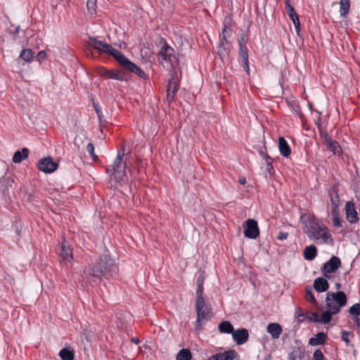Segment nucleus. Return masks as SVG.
<instances>
[{
  "label": "nucleus",
  "mask_w": 360,
  "mask_h": 360,
  "mask_svg": "<svg viewBox=\"0 0 360 360\" xmlns=\"http://www.w3.org/2000/svg\"><path fill=\"white\" fill-rule=\"evenodd\" d=\"M327 295L330 300L334 301L340 307H344L347 303V297L344 292L338 291L337 292H329Z\"/></svg>",
  "instance_id": "6ab92c4d"
},
{
  "label": "nucleus",
  "mask_w": 360,
  "mask_h": 360,
  "mask_svg": "<svg viewBox=\"0 0 360 360\" xmlns=\"http://www.w3.org/2000/svg\"><path fill=\"white\" fill-rule=\"evenodd\" d=\"M295 317L298 319V322H302L304 321V319H300V318H301V317L304 318L305 315L302 312V309L300 308H297L296 311H295Z\"/></svg>",
  "instance_id": "de8ad7c7"
},
{
  "label": "nucleus",
  "mask_w": 360,
  "mask_h": 360,
  "mask_svg": "<svg viewBox=\"0 0 360 360\" xmlns=\"http://www.w3.org/2000/svg\"><path fill=\"white\" fill-rule=\"evenodd\" d=\"M303 231L307 237L318 244H328L333 242L331 234L326 225L317 219L309 218L304 221Z\"/></svg>",
  "instance_id": "f03ea898"
},
{
  "label": "nucleus",
  "mask_w": 360,
  "mask_h": 360,
  "mask_svg": "<svg viewBox=\"0 0 360 360\" xmlns=\"http://www.w3.org/2000/svg\"><path fill=\"white\" fill-rule=\"evenodd\" d=\"M305 216H306V214H302V215L301 216V219H303Z\"/></svg>",
  "instance_id": "0e129e2a"
},
{
  "label": "nucleus",
  "mask_w": 360,
  "mask_h": 360,
  "mask_svg": "<svg viewBox=\"0 0 360 360\" xmlns=\"http://www.w3.org/2000/svg\"><path fill=\"white\" fill-rule=\"evenodd\" d=\"M34 56V52L30 49H23L20 54V58L24 61L30 63Z\"/></svg>",
  "instance_id": "7c9ffc66"
},
{
  "label": "nucleus",
  "mask_w": 360,
  "mask_h": 360,
  "mask_svg": "<svg viewBox=\"0 0 360 360\" xmlns=\"http://www.w3.org/2000/svg\"><path fill=\"white\" fill-rule=\"evenodd\" d=\"M19 30H20V26L16 27V28L15 30V33L18 34L19 32Z\"/></svg>",
  "instance_id": "680f3d73"
},
{
  "label": "nucleus",
  "mask_w": 360,
  "mask_h": 360,
  "mask_svg": "<svg viewBox=\"0 0 360 360\" xmlns=\"http://www.w3.org/2000/svg\"><path fill=\"white\" fill-rule=\"evenodd\" d=\"M219 330L222 333L232 334L234 331L233 326L228 321H223L219 324Z\"/></svg>",
  "instance_id": "cd10ccee"
},
{
  "label": "nucleus",
  "mask_w": 360,
  "mask_h": 360,
  "mask_svg": "<svg viewBox=\"0 0 360 360\" xmlns=\"http://www.w3.org/2000/svg\"><path fill=\"white\" fill-rule=\"evenodd\" d=\"M314 360H324V356L320 349H316L314 352Z\"/></svg>",
  "instance_id": "09e8293b"
},
{
  "label": "nucleus",
  "mask_w": 360,
  "mask_h": 360,
  "mask_svg": "<svg viewBox=\"0 0 360 360\" xmlns=\"http://www.w3.org/2000/svg\"><path fill=\"white\" fill-rule=\"evenodd\" d=\"M288 236V233H285V232H279L276 238L278 240H285L287 239Z\"/></svg>",
  "instance_id": "864d4df0"
},
{
  "label": "nucleus",
  "mask_w": 360,
  "mask_h": 360,
  "mask_svg": "<svg viewBox=\"0 0 360 360\" xmlns=\"http://www.w3.org/2000/svg\"><path fill=\"white\" fill-rule=\"evenodd\" d=\"M341 266V260L336 256H333L331 258L323 264L321 268V271L323 276L328 279L330 278V274L336 271Z\"/></svg>",
  "instance_id": "1a4fd4ad"
},
{
  "label": "nucleus",
  "mask_w": 360,
  "mask_h": 360,
  "mask_svg": "<svg viewBox=\"0 0 360 360\" xmlns=\"http://www.w3.org/2000/svg\"><path fill=\"white\" fill-rule=\"evenodd\" d=\"M304 356V352L301 348H295L289 354V360H302Z\"/></svg>",
  "instance_id": "2f4dec72"
},
{
  "label": "nucleus",
  "mask_w": 360,
  "mask_h": 360,
  "mask_svg": "<svg viewBox=\"0 0 360 360\" xmlns=\"http://www.w3.org/2000/svg\"><path fill=\"white\" fill-rule=\"evenodd\" d=\"M350 9V0H340V15L341 17L346 16Z\"/></svg>",
  "instance_id": "c85d7f7f"
},
{
  "label": "nucleus",
  "mask_w": 360,
  "mask_h": 360,
  "mask_svg": "<svg viewBox=\"0 0 360 360\" xmlns=\"http://www.w3.org/2000/svg\"><path fill=\"white\" fill-rule=\"evenodd\" d=\"M345 213L347 221L354 224L358 221V213L355 208V205L353 202L347 201L345 205Z\"/></svg>",
  "instance_id": "4468645a"
},
{
  "label": "nucleus",
  "mask_w": 360,
  "mask_h": 360,
  "mask_svg": "<svg viewBox=\"0 0 360 360\" xmlns=\"http://www.w3.org/2000/svg\"><path fill=\"white\" fill-rule=\"evenodd\" d=\"M349 311L351 315H354V316L360 315V304H359V303L354 304L349 308Z\"/></svg>",
  "instance_id": "79ce46f5"
},
{
  "label": "nucleus",
  "mask_w": 360,
  "mask_h": 360,
  "mask_svg": "<svg viewBox=\"0 0 360 360\" xmlns=\"http://www.w3.org/2000/svg\"><path fill=\"white\" fill-rule=\"evenodd\" d=\"M232 338L237 345H241L245 343L249 338L248 330L245 328H239L234 330Z\"/></svg>",
  "instance_id": "dca6fc26"
},
{
  "label": "nucleus",
  "mask_w": 360,
  "mask_h": 360,
  "mask_svg": "<svg viewBox=\"0 0 360 360\" xmlns=\"http://www.w3.org/2000/svg\"><path fill=\"white\" fill-rule=\"evenodd\" d=\"M204 282H205V278L202 274H200L198 277L197 281H196V285H197V288H196V292H195L196 296L203 295Z\"/></svg>",
  "instance_id": "72a5a7b5"
},
{
  "label": "nucleus",
  "mask_w": 360,
  "mask_h": 360,
  "mask_svg": "<svg viewBox=\"0 0 360 360\" xmlns=\"http://www.w3.org/2000/svg\"><path fill=\"white\" fill-rule=\"evenodd\" d=\"M328 195L329 197V200L327 202L328 211L330 212H339L341 202L337 188L333 186L329 188Z\"/></svg>",
  "instance_id": "9d476101"
},
{
  "label": "nucleus",
  "mask_w": 360,
  "mask_h": 360,
  "mask_svg": "<svg viewBox=\"0 0 360 360\" xmlns=\"http://www.w3.org/2000/svg\"><path fill=\"white\" fill-rule=\"evenodd\" d=\"M232 24L233 20L231 17L226 16L223 21V27L221 33L219 34V44L218 46L217 53L220 58H223L229 55L230 43L228 38L232 34Z\"/></svg>",
  "instance_id": "39448f33"
},
{
  "label": "nucleus",
  "mask_w": 360,
  "mask_h": 360,
  "mask_svg": "<svg viewBox=\"0 0 360 360\" xmlns=\"http://www.w3.org/2000/svg\"><path fill=\"white\" fill-rule=\"evenodd\" d=\"M131 341L136 345H138L140 342V340L136 338H132Z\"/></svg>",
  "instance_id": "bf43d9fd"
},
{
  "label": "nucleus",
  "mask_w": 360,
  "mask_h": 360,
  "mask_svg": "<svg viewBox=\"0 0 360 360\" xmlns=\"http://www.w3.org/2000/svg\"><path fill=\"white\" fill-rule=\"evenodd\" d=\"M118 269L114 260L107 254L101 255L94 264H89L84 271V278L89 277L101 278L113 276L117 273Z\"/></svg>",
  "instance_id": "f257e3e1"
},
{
  "label": "nucleus",
  "mask_w": 360,
  "mask_h": 360,
  "mask_svg": "<svg viewBox=\"0 0 360 360\" xmlns=\"http://www.w3.org/2000/svg\"><path fill=\"white\" fill-rule=\"evenodd\" d=\"M238 183L241 185H244L246 184V179L245 177L244 176H240L239 179H238Z\"/></svg>",
  "instance_id": "4d7b16f0"
},
{
  "label": "nucleus",
  "mask_w": 360,
  "mask_h": 360,
  "mask_svg": "<svg viewBox=\"0 0 360 360\" xmlns=\"http://www.w3.org/2000/svg\"><path fill=\"white\" fill-rule=\"evenodd\" d=\"M329 297L327 295L326 299L327 309L336 314L340 311L341 307Z\"/></svg>",
  "instance_id": "c756f323"
},
{
  "label": "nucleus",
  "mask_w": 360,
  "mask_h": 360,
  "mask_svg": "<svg viewBox=\"0 0 360 360\" xmlns=\"http://www.w3.org/2000/svg\"><path fill=\"white\" fill-rule=\"evenodd\" d=\"M318 114H319V116L317 117V119L315 121V124L316 125L318 129H323L322 126H321V114L320 112H318Z\"/></svg>",
  "instance_id": "603ef678"
},
{
  "label": "nucleus",
  "mask_w": 360,
  "mask_h": 360,
  "mask_svg": "<svg viewBox=\"0 0 360 360\" xmlns=\"http://www.w3.org/2000/svg\"><path fill=\"white\" fill-rule=\"evenodd\" d=\"M239 55L241 58V61L248 60V51L245 44L240 43L239 47Z\"/></svg>",
  "instance_id": "4c0bfd02"
},
{
  "label": "nucleus",
  "mask_w": 360,
  "mask_h": 360,
  "mask_svg": "<svg viewBox=\"0 0 360 360\" xmlns=\"http://www.w3.org/2000/svg\"><path fill=\"white\" fill-rule=\"evenodd\" d=\"M123 68L125 70L135 73L140 78H145L146 73L144 71L138 67L135 63L130 61L123 53L120 56V59L117 61Z\"/></svg>",
  "instance_id": "9b49d317"
},
{
  "label": "nucleus",
  "mask_w": 360,
  "mask_h": 360,
  "mask_svg": "<svg viewBox=\"0 0 360 360\" xmlns=\"http://www.w3.org/2000/svg\"><path fill=\"white\" fill-rule=\"evenodd\" d=\"M98 73L100 76L105 79H112L119 81H127L128 79L127 74L117 69L109 70L105 68H100L98 70Z\"/></svg>",
  "instance_id": "6e6552de"
},
{
  "label": "nucleus",
  "mask_w": 360,
  "mask_h": 360,
  "mask_svg": "<svg viewBox=\"0 0 360 360\" xmlns=\"http://www.w3.org/2000/svg\"><path fill=\"white\" fill-rule=\"evenodd\" d=\"M241 62H242L243 67L244 70H245V72L247 73H249L250 68H249L248 60H245Z\"/></svg>",
  "instance_id": "6e6d98bb"
},
{
  "label": "nucleus",
  "mask_w": 360,
  "mask_h": 360,
  "mask_svg": "<svg viewBox=\"0 0 360 360\" xmlns=\"http://www.w3.org/2000/svg\"><path fill=\"white\" fill-rule=\"evenodd\" d=\"M191 352L188 349H181L176 354V360H191Z\"/></svg>",
  "instance_id": "473e14b6"
},
{
  "label": "nucleus",
  "mask_w": 360,
  "mask_h": 360,
  "mask_svg": "<svg viewBox=\"0 0 360 360\" xmlns=\"http://www.w3.org/2000/svg\"><path fill=\"white\" fill-rule=\"evenodd\" d=\"M89 40L91 42V46L93 49H96L100 53H107L113 56L117 61L120 59V56L122 55L121 51L115 49L110 44L103 41L97 40L95 37H91Z\"/></svg>",
  "instance_id": "0eeeda50"
},
{
  "label": "nucleus",
  "mask_w": 360,
  "mask_h": 360,
  "mask_svg": "<svg viewBox=\"0 0 360 360\" xmlns=\"http://www.w3.org/2000/svg\"><path fill=\"white\" fill-rule=\"evenodd\" d=\"M285 12L288 14V15H291L293 13L295 12L294 8L290 4V0H285Z\"/></svg>",
  "instance_id": "a18cd8bd"
},
{
  "label": "nucleus",
  "mask_w": 360,
  "mask_h": 360,
  "mask_svg": "<svg viewBox=\"0 0 360 360\" xmlns=\"http://www.w3.org/2000/svg\"><path fill=\"white\" fill-rule=\"evenodd\" d=\"M324 145L327 147L328 150L332 151L334 155L340 154L342 151L340 146L339 143L333 139L330 141H326V143Z\"/></svg>",
  "instance_id": "bb28decb"
},
{
  "label": "nucleus",
  "mask_w": 360,
  "mask_h": 360,
  "mask_svg": "<svg viewBox=\"0 0 360 360\" xmlns=\"http://www.w3.org/2000/svg\"><path fill=\"white\" fill-rule=\"evenodd\" d=\"M195 308L196 311L195 328L196 330H200L202 326L212 318V308L206 303L203 295L195 297Z\"/></svg>",
  "instance_id": "7ed1b4c3"
},
{
  "label": "nucleus",
  "mask_w": 360,
  "mask_h": 360,
  "mask_svg": "<svg viewBox=\"0 0 360 360\" xmlns=\"http://www.w3.org/2000/svg\"><path fill=\"white\" fill-rule=\"evenodd\" d=\"M58 254L61 262H70L72 259V250L65 241L61 243Z\"/></svg>",
  "instance_id": "2eb2a0df"
},
{
  "label": "nucleus",
  "mask_w": 360,
  "mask_h": 360,
  "mask_svg": "<svg viewBox=\"0 0 360 360\" xmlns=\"http://www.w3.org/2000/svg\"><path fill=\"white\" fill-rule=\"evenodd\" d=\"M335 288H336V289H338H338H340V288H341V284H340V283H336V284H335Z\"/></svg>",
  "instance_id": "052dcab7"
},
{
  "label": "nucleus",
  "mask_w": 360,
  "mask_h": 360,
  "mask_svg": "<svg viewBox=\"0 0 360 360\" xmlns=\"http://www.w3.org/2000/svg\"><path fill=\"white\" fill-rule=\"evenodd\" d=\"M266 331L273 339H278L282 333L283 329L281 326L277 323H271L266 327Z\"/></svg>",
  "instance_id": "412c9836"
},
{
  "label": "nucleus",
  "mask_w": 360,
  "mask_h": 360,
  "mask_svg": "<svg viewBox=\"0 0 360 360\" xmlns=\"http://www.w3.org/2000/svg\"><path fill=\"white\" fill-rule=\"evenodd\" d=\"M290 20L292 21L294 26L295 27L296 32L297 34H299V32L300 31V22L299 20V17L296 12L293 13L291 15H288Z\"/></svg>",
  "instance_id": "58836bf2"
},
{
  "label": "nucleus",
  "mask_w": 360,
  "mask_h": 360,
  "mask_svg": "<svg viewBox=\"0 0 360 360\" xmlns=\"http://www.w3.org/2000/svg\"><path fill=\"white\" fill-rule=\"evenodd\" d=\"M317 255V248L315 245L307 246L303 251V256L306 260H313Z\"/></svg>",
  "instance_id": "5701e85b"
},
{
  "label": "nucleus",
  "mask_w": 360,
  "mask_h": 360,
  "mask_svg": "<svg viewBox=\"0 0 360 360\" xmlns=\"http://www.w3.org/2000/svg\"><path fill=\"white\" fill-rule=\"evenodd\" d=\"M158 60L167 70L175 69L179 64V58L174 49L166 42L159 51Z\"/></svg>",
  "instance_id": "20e7f679"
},
{
  "label": "nucleus",
  "mask_w": 360,
  "mask_h": 360,
  "mask_svg": "<svg viewBox=\"0 0 360 360\" xmlns=\"http://www.w3.org/2000/svg\"><path fill=\"white\" fill-rule=\"evenodd\" d=\"M349 332L347 331H342V334H341V338L342 340H344L345 342H349Z\"/></svg>",
  "instance_id": "5fc2aeb1"
},
{
  "label": "nucleus",
  "mask_w": 360,
  "mask_h": 360,
  "mask_svg": "<svg viewBox=\"0 0 360 360\" xmlns=\"http://www.w3.org/2000/svg\"><path fill=\"white\" fill-rule=\"evenodd\" d=\"M330 214L332 216L333 225L336 228L342 227V221L340 220V216H339L340 212H330Z\"/></svg>",
  "instance_id": "c9c22d12"
},
{
  "label": "nucleus",
  "mask_w": 360,
  "mask_h": 360,
  "mask_svg": "<svg viewBox=\"0 0 360 360\" xmlns=\"http://www.w3.org/2000/svg\"><path fill=\"white\" fill-rule=\"evenodd\" d=\"M237 356L235 350L231 349L210 356L207 360H233Z\"/></svg>",
  "instance_id": "a211bd4d"
},
{
  "label": "nucleus",
  "mask_w": 360,
  "mask_h": 360,
  "mask_svg": "<svg viewBox=\"0 0 360 360\" xmlns=\"http://www.w3.org/2000/svg\"><path fill=\"white\" fill-rule=\"evenodd\" d=\"M356 323H357V326H360V319H356Z\"/></svg>",
  "instance_id": "e2e57ef3"
},
{
  "label": "nucleus",
  "mask_w": 360,
  "mask_h": 360,
  "mask_svg": "<svg viewBox=\"0 0 360 360\" xmlns=\"http://www.w3.org/2000/svg\"><path fill=\"white\" fill-rule=\"evenodd\" d=\"M278 149L280 153L285 158H288L291 153V149L286 140L281 136L278 138Z\"/></svg>",
  "instance_id": "4be33fe9"
},
{
  "label": "nucleus",
  "mask_w": 360,
  "mask_h": 360,
  "mask_svg": "<svg viewBox=\"0 0 360 360\" xmlns=\"http://www.w3.org/2000/svg\"><path fill=\"white\" fill-rule=\"evenodd\" d=\"M319 133H320V136L322 139V142L324 144L325 143H326V141H330V139H332L329 135L328 134L326 130L325 129H321L319 130Z\"/></svg>",
  "instance_id": "37998d69"
},
{
  "label": "nucleus",
  "mask_w": 360,
  "mask_h": 360,
  "mask_svg": "<svg viewBox=\"0 0 360 360\" xmlns=\"http://www.w3.org/2000/svg\"><path fill=\"white\" fill-rule=\"evenodd\" d=\"M58 355L62 360H73L75 350L71 347H64L60 350Z\"/></svg>",
  "instance_id": "b1692460"
},
{
  "label": "nucleus",
  "mask_w": 360,
  "mask_h": 360,
  "mask_svg": "<svg viewBox=\"0 0 360 360\" xmlns=\"http://www.w3.org/2000/svg\"><path fill=\"white\" fill-rule=\"evenodd\" d=\"M178 90L179 84L177 79L175 78V76L172 75L171 78L169 79L167 86V99L172 101L174 98L175 94Z\"/></svg>",
  "instance_id": "f3484780"
},
{
  "label": "nucleus",
  "mask_w": 360,
  "mask_h": 360,
  "mask_svg": "<svg viewBox=\"0 0 360 360\" xmlns=\"http://www.w3.org/2000/svg\"><path fill=\"white\" fill-rule=\"evenodd\" d=\"M238 44L240 45V43L241 42V44H245V39L243 36H241V37L240 39H238Z\"/></svg>",
  "instance_id": "13d9d810"
},
{
  "label": "nucleus",
  "mask_w": 360,
  "mask_h": 360,
  "mask_svg": "<svg viewBox=\"0 0 360 360\" xmlns=\"http://www.w3.org/2000/svg\"><path fill=\"white\" fill-rule=\"evenodd\" d=\"M326 338L325 333H318L314 337L309 339V343L313 346L321 345L325 342Z\"/></svg>",
  "instance_id": "393cba45"
},
{
  "label": "nucleus",
  "mask_w": 360,
  "mask_h": 360,
  "mask_svg": "<svg viewBox=\"0 0 360 360\" xmlns=\"http://www.w3.org/2000/svg\"><path fill=\"white\" fill-rule=\"evenodd\" d=\"M246 228L244 235L246 238L255 239L259 234L257 222L253 219H249L245 221Z\"/></svg>",
  "instance_id": "ddd939ff"
},
{
  "label": "nucleus",
  "mask_w": 360,
  "mask_h": 360,
  "mask_svg": "<svg viewBox=\"0 0 360 360\" xmlns=\"http://www.w3.org/2000/svg\"><path fill=\"white\" fill-rule=\"evenodd\" d=\"M93 105H94V110H95V111H96V112L97 114V116H98V119L100 120H101V117H102L103 115H102L101 110L100 108L99 105L98 103H94Z\"/></svg>",
  "instance_id": "3c124183"
},
{
  "label": "nucleus",
  "mask_w": 360,
  "mask_h": 360,
  "mask_svg": "<svg viewBox=\"0 0 360 360\" xmlns=\"http://www.w3.org/2000/svg\"><path fill=\"white\" fill-rule=\"evenodd\" d=\"M124 148L118 150L112 165L106 169L108 173H112L113 178L118 182L124 181L126 179V162L123 161Z\"/></svg>",
  "instance_id": "423d86ee"
},
{
  "label": "nucleus",
  "mask_w": 360,
  "mask_h": 360,
  "mask_svg": "<svg viewBox=\"0 0 360 360\" xmlns=\"http://www.w3.org/2000/svg\"><path fill=\"white\" fill-rule=\"evenodd\" d=\"M29 154V150L27 148H23L21 151L17 150L14 153L13 156V162L15 163H19L22 160L27 158Z\"/></svg>",
  "instance_id": "a878e982"
},
{
  "label": "nucleus",
  "mask_w": 360,
  "mask_h": 360,
  "mask_svg": "<svg viewBox=\"0 0 360 360\" xmlns=\"http://www.w3.org/2000/svg\"><path fill=\"white\" fill-rule=\"evenodd\" d=\"M307 318L311 322L320 323V317L316 312H312L310 316H307Z\"/></svg>",
  "instance_id": "49530a36"
},
{
  "label": "nucleus",
  "mask_w": 360,
  "mask_h": 360,
  "mask_svg": "<svg viewBox=\"0 0 360 360\" xmlns=\"http://www.w3.org/2000/svg\"><path fill=\"white\" fill-rule=\"evenodd\" d=\"M327 278L319 277L314 281V288L319 292H326L329 288V284Z\"/></svg>",
  "instance_id": "aec40b11"
},
{
  "label": "nucleus",
  "mask_w": 360,
  "mask_h": 360,
  "mask_svg": "<svg viewBox=\"0 0 360 360\" xmlns=\"http://www.w3.org/2000/svg\"><path fill=\"white\" fill-rule=\"evenodd\" d=\"M259 154L260 155V157L263 159V160H266V163L268 167H272L271 166V163H272V160H271V158L269 157V155L267 154L266 153V149L265 147L264 148H262L259 150Z\"/></svg>",
  "instance_id": "f704fd0d"
},
{
  "label": "nucleus",
  "mask_w": 360,
  "mask_h": 360,
  "mask_svg": "<svg viewBox=\"0 0 360 360\" xmlns=\"http://www.w3.org/2000/svg\"><path fill=\"white\" fill-rule=\"evenodd\" d=\"M46 58V53L44 51H40L38 52L37 55L36 56V59L37 61L41 62V60H44Z\"/></svg>",
  "instance_id": "8fccbe9b"
},
{
  "label": "nucleus",
  "mask_w": 360,
  "mask_h": 360,
  "mask_svg": "<svg viewBox=\"0 0 360 360\" xmlns=\"http://www.w3.org/2000/svg\"><path fill=\"white\" fill-rule=\"evenodd\" d=\"M58 164L53 160L50 156L41 159L38 162V168L40 171L50 174L57 169Z\"/></svg>",
  "instance_id": "f8f14e48"
},
{
  "label": "nucleus",
  "mask_w": 360,
  "mask_h": 360,
  "mask_svg": "<svg viewBox=\"0 0 360 360\" xmlns=\"http://www.w3.org/2000/svg\"><path fill=\"white\" fill-rule=\"evenodd\" d=\"M86 7L89 13L91 15H94L96 12V0H87Z\"/></svg>",
  "instance_id": "ea45409f"
},
{
  "label": "nucleus",
  "mask_w": 360,
  "mask_h": 360,
  "mask_svg": "<svg viewBox=\"0 0 360 360\" xmlns=\"http://www.w3.org/2000/svg\"><path fill=\"white\" fill-rule=\"evenodd\" d=\"M86 151L89 153L93 160H98V156L96 155L94 152V146L92 143H89L86 146Z\"/></svg>",
  "instance_id": "a19ab883"
},
{
  "label": "nucleus",
  "mask_w": 360,
  "mask_h": 360,
  "mask_svg": "<svg viewBox=\"0 0 360 360\" xmlns=\"http://www.w3.org/2000/svg\"><path fill=\"white\" fill-rule=\"evenodd\" d=\"M306 300L311 303L316 302V299L314 295H313L311 288H307L306 289V295H305Z\"/></svg>",
  "instance_id": "c03bdc74"
},
{
  "label": "nucleus",
  "mask_w": 360,
  "mask_h": 360,
  "mask_svg": "<svg viewBox=\"0 0 360 360\" xmlns=\"http://www.w3.org/2000/svg\"><path fill=\"white\" fill-rule=\"evenodd\" d=\"M335 314L334 313H332L329 310H326V311L323 312L320 317V323H328L331 321L332 315Z\"/></svg>",
  "instance_id": "e433bc0d"
}]
</instances>
